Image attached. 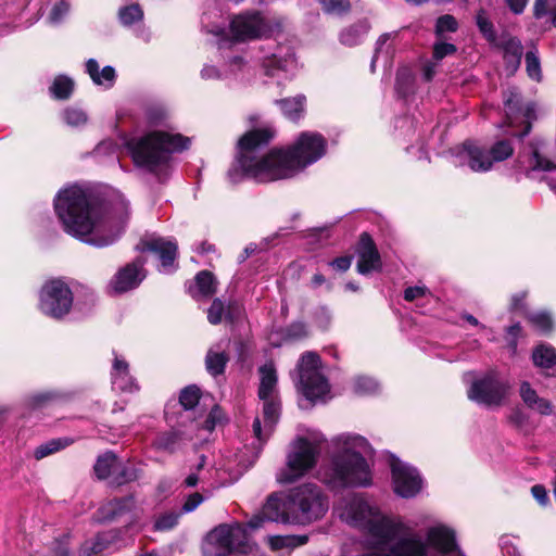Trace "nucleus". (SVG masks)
<instances>
[{
    "instance_id": "nucleus-31",
    "label": "nucleus",
    "mask_w": 556,
    "mask_h": 556,
    "mask_svg": "<svg viewBox=\"0 0 556 556\" xmlns=\"http://www.w3.org/2000/svg\"><path fill=\"white\" fill-rule=\"evenodd\" d=\"M197 291L192 293L194 299L208 298L216 292L217 281L212 273L202 270L195 276Z\"/></svg>"
},
{
    "instance_id": "nucleus-63",
    "label": "nucleus",
    "mask_w": 556,
    "mask_h": 556,
    "mask_svg": "<svg viewBox=\"0 0 556 556\" xmlns=\"http://www.w3.org/2000/svg\"><path fill=\"white\" fill-rule=\"evenodd\" d=\"M501 546L505 556H522L519 549L510 543L509 538H502Z\"/></svg>"
},
{
    "instance_id": "nucleus-19",
    "label": "nucleus",
    "mask_w": 556,
    "mask_h": 556,
    "mask_svg": "<svg viewBox=\"0 0 556 556\" xmlns=\"http://www.w3.org/2000/svg\"><path fill=\"white\" fill-rule=\"evenodd\" d=\"M357 254V271L359 274L366 275L381 268L379 252L367 232L361 235Z\"/></svg>"
},
{
    "instance_id": "nucleus-40",
    "label": "nucleus",
    "mask_w": 556,
    "mask_h": 556,
    "mask_svg": "<svg viewBox=\"0 0 556 556\" xmlns=\"http://www.w3.org/2000/svg\"><path fill=\"white\" fill-rule=\"evenodd\" d=\"M118 17L124 26H130L143 17V11L139 4L134 3L119 9Z\"/></svg>"
},
{
    "instance_id": "nucleus-12",
    "label": "nucleus",
    "mask_w": 556,
    "mask_h": 556,
    "mask_svg": "<svg viewBox=\"0 0 556 556\" xmlns=\"http://www.w3.org/2000/svg\"><path fill=\"white\" fill-rule=\"evenodd\" d=\"M390 466L394 492L404 498L416 496L422 488V479L417 469L394 457Z\"/></svg>"
},
{
    "instance_id": "nucleus-29",
    "label": "nucleus",
    "mask_w": 556,
    "mask_h": 556,
    "mask_svg": "<svg viewBox=\"0 0 556 556\" xmlns=\"http://www.w3.org/2000/svg\"><path fill=\"white\" fill-rule=\"evenodd\" d=\"M501 48L504 51V59L507 63V66L511 68L513 72H515L520 65L521 56L523 53L521 41L516 37H508L502 41Z\"/></svg>"
},
{
    "instance_id": "nucleus-60",
    "label": "nucleus",
    "mask_w": 556,
    "mask_h": 556,
    "mask_svg": "<svg viewBox=\"0 0 556 556\" xmlns=\"http://www.w3.org/2000/svg\"><path fill=\"white\" fill-rule=\"evenodd\" d=\"M228 68L230 74H238L239 72L243 71V68L247 66L245 61L242 56L235 55L228 61Z\"/></svg>"
},
{
    "instance_id": "nucleus-38",
    "label": "nucleus",
    "mask_w": 556,
    "mask_h": 556,
    "mask_svg": "<svg viewBox=\"0 0 556 556\" xmlns=\"http://www.w3.org/2000/svg\"><path fill=\"white\" fill-rule=\"evenodd\" d=\"M504 105L506 117L511 125L517 119L518 112L522 106L520 93L516 88H509L505 92Z\"/></svg>"
},
{
    "instance_id": "nucleus-26",
    "label": "nucleus",
    "mask_w": 556,
    "mask_h": 556,
    "mask_svg": "<svg viewBox=\"0 0 556 556\" xmlns=\"http://www.w3.org/2000/svg\"><path fill=\"white\" fill-rule=\"evenodd\" d=\"M258 372L261 378L258 397H277V374L274 365L271 363L264 364L263 366L260 367Z\"/></svg>"
},
{
    "instance_id": "nucleus-48",
    "label": "nucleus",
    "mask_w": 556,
    "mask_h": 556,
    "mask_svg": "<svg viewBox=\"0 0 556 556\" xmlns=\"http://www.w3.org/2000/svg\"><path fill=\"white\" fill-rule=\"evenodd\" d=\"M323 10L329 14H342L350 10L349 0H320Z\"/></svg>"
},
{
    "instance_id": "nucleus-30",
    "label": "nucleus",
    "mask_w": 556,
    "mask_h": 556,
    "mask_svg": "<svg viewBox=\"0 0 556 556\" xmlns=\"http://www.w3.org/2000/svg\"><path fill=\"white\" fill-rule=\"evenodd\" d=\"M237 308L236 303L225 304L219 298L214 299L211 306L207 309V320L212 325H218L223 318H233V311Z\"/></svg>"
},
{
    "instance_id": "nucleus-7",
    "label": "nucleus",
    "mask_w": 556,
    "mask_h": 556,
    "mask_svg": "<svg viewBox=\"0 0 556 556\" xmlns=\"http://www.w3.org/2000/svg\"><path fill=\"white\" fill-rule=\"evenodd\" d=\"M295 371L299 389L306 400L316 403L326 402L330 397V384L321 372V362L316 353H304Z\"/></svg>"
},
{
    "instance_id": "nucleus-15",
    "label": "nucleus",
    "mask_w": 556,
    "mask_h": 556,
    "mask_svg": "<svg viewBox=\"0 0 556 556\" xmlns=\"http://www.w3.org/2000/svg\"><path fill=\"white\" fill-rule=\"evenodd\" d=\"M236 41L260 38L266 31V24L260 13H247L236 16L230 24Z\"/></svg>"
},
{
    "instance_id": "nucleus-10",
    "label": "nucleus",
    "mask_w": 556,
    "mask_h": 556,
    "mask_svg": "<svg viewBox=\"0 0 556 556\" xmlns=\"http://www.w3.org/2000/svg\"><path fill=\"white\" fill-rule=\"evenodd\" d=\"M514 153V147L508 139L496 141L489 151L475 146L465 143L458 157L460 163H466L473 172H488L493 163L502 162L510 157Z\"/></svg>"
},
{
    "instance_id": "nucleus-43",
    "label": "nucleus",
    "mask_w": 556,
    "mask_h": 556,
    "mask_svg": "<svg viewBox=\"0 0 556 556\" xmlns=\"http://www.w3.org/2000/svg\"><path fill=\"white\" fill-rule=\"evenodd\" d=\"M526 68L528 76L536 81L542 78L541 64L539 59L538 49L534 47L526 53Z\"/></svg>"
},
{
    "instance_id": "nucleus-54",
    "label": "nucleus",
    "mask_w": 556,
    "mask_h": 556,
    "mask_svg": "<svg viewBox=\"0 0 556 556\" xmlns=\"http://www.w3.org/2000/svg\"><path fill=\"white\" fill-rule=\"evenodd\" d=\"M203 501H204V496L201 493L195 492V493L190 494L182 505V511L184 513L193 511Z\"/></svg>"
},
{
    "instance_id": "nucleus-44",
    "label": "nucleus",
    "mask_w": 556,
    "mask_h": 556,
    "mask_svg": "<svg viewBox=\"0 0 556 556\" xmlns=\"http://www.w3.org/2000/svg\"><path fill=\"white\" fill-rule=\"evenodd\" d=\"M63 119L71 127H79L87 123V114L76 108H67L63 111Z\"/></svg>"
},
{
    "instance_id": "nucleus-1",
    "label": "nucleus",
    "mask_w": 556,
    "mask_h": 556,
    "mask_svg": "<svg viewBox=\"0 0 556 556\" xmlns=\"http://www.w3.org/2000/svg\"><path fill=\"white\" fill-rule=\"evenodd\" d=\"M54 211L66 233L97 248L114 243L129 217L123 194L113 192L102 198L78 185L56 193Z\"/></svg>"
},
{
    "instance_id": "nucleus-47",
    "label": "nucleus",
    "mask_w": 556,
    "mask_h": 556,
    "mask_svg": "<svg viewBox=\"0 0 556 556\" xmlns=\"http://www.w3.org/2000/svg\"><path fill=\"white\" fill-rule=\"evenodd\" d=\"M379 389V383L369 377H358L355 380L354 390L358 394H372Z\"/></svg>"
},
{
    "instance_id": "nucleus-33",
    "label": "nucleus",
    "mask_w": 556,
    "mask_h": 556,
    "mask_svg": "<svg viewBox=\"0 0 556 556\" xmlns=\"http://www.w3.org/2000/svg\"><path fill=\"white\" fill-rule=\"evenodd\" d=\"M184 438L177 431L165 432L156 437L153 446L166 453L176 452L182 444Z\"/></svg>"
},
{
    "instance_id": "nucleus-11",
    "label": "nucleus",
    "mask_w": 556,
    "mask_h": 556,
    "mask_svg": "<svg viewBox=\"0 0 556 556\" xmlns=\"http://www.w3.org/2000/svg\"><path fill=\"white\" fill-rule=\"evenodd\" d=\"M244 530L241 526L222 525L213 529L205 538L203 556H230L232 553H244L242 540Z\"/></svg>"
},
{
    "instance_id": "nucleus-8",
    "label": "nucleus",
    "mask_w": 556,
    "mask_h": 556,
    "mask_svg": "<svg viewBox=\"0 0 556 556\" xmlns=\"http://www.w3.org/2000/svg\"><path fill=\"white\" fill-rule=\"evenodd\" d=\"M73 292L61 279L47 281L39 291V311L53 319H63L72 309Z\"/></svg>"
},
{
    "instance_id": "nucleus-56",
    "label": "nucleus",
    "mask_w": 556,
    "mask_h": 556,
    "mask_svg": "<svg viewBox=\"0 0 556 556\" xmlns=\"http://www.w3.org/2000/svg\"><path fill=\"white\" fill-rule=\"evenodd\" d=\"M518 114L522 115L528 125L526 127V130L521 136H526L530 131V121L535 118V104L534 103H528L526 106H521V111L518 112Z\"/></svg>"
},
{
    "instance_id": "nucleus-51",
    "label": "nucleus",
    "mask_w": 556,
    "mask_h": 556,
    "mask_svg": "<svg viewBox=\"0 0 556 556\" xmlns=\"http://www.w3.org/2000/svg\"><path fill=\"white\" fill-rule=\"evenodd\" d=\"M456 51H457V48L453 43L438 40L433 45V59L435 61H441L445 56L455 54Z\"/></svg>"
},
{
    "instance_id": "nucleus-34",
    "label": "nucleus",
    "mask_w": 556,
    "mask_h": 556,
    "mask_svg": "<svg viewBox=\"0 0 556 556\" xmlns=\"http://www.w3.org/2000/svg\"><path fill=\"white\" fill-rule=\"evenodd\" d=\"M74 441L70 438H56L49 440L34 451V456L36 459H42L49 455H52L61 450H64L68 445H71Z\"/></svg>"
},
{
    "instance_id": "nucleus-23",
    "label": "nucleus",
    "mask_w": 556,
    "mask_h": 556,
    "mask_svg": "<svg viewBox=\"0 0 556 556\" xmlns=\"http://www.w3.org/2000/svg\"><path fill=\"white\" fill-rule=\"evenodd\" d=\"M523 157L527 159L528 169L547 172L556 168V164L546 157L545 143L542 140L531 142L529 151ZM521 162L523 163L525 161Z\"/></svg>"
},
{
    "instance_id": "nucleus-52",
    "label": "nucleus",
    "mask_w": 556,
    "mask_h": 556,
    "mask_svg": "<svg viewBox=\"0 0 556 556\" xmlns=\"http://www.w3.org/2000/svg\"><path fill=\"white\" fill-rule=\"evenodd\" d=\"M70 3L61 0L51 10L49 20L53 24L60 23L63 17L70 12Z\"/></svg>"
},
{
    "instance_id": "nucleus-58",
    "label": "nucleus",
    "mask_w": 556,
    "mask_h": 556,
    "mask_svg": "<svg viewBox=\"0 0 556 556\" xmlns=\"http://www.w3.org/2000/svg\"><path fill=\"white\" fill-rule=\"evenodd\" d=\"M531 493L540 505H542V506L547 505L548 495H547L546 489L543 485H541V484L533 485L531 488Z\"/></svg>"
},
{
    "instance_id": "nucleus-36",
    "label": "nucleus",
    "mask_w": 556,
    "mask_h": 556,
    "mask_svg": "<svg viewBox=\"0 0 556 556\" xmlns=\"http://www.w3.org/2000/svg\"><path fill=\"white\" fill-rule=\"evenodd\" d=\"M308 538L306 535H274L268 538V543L273 551L295 548L306 544Z\"/></svg>"
},
{
    "instance_id": "nucleus-13",
    "label": "nucleus",
    "mask_w": 556,
    "mask_h": 556,
    "mask_svg": "<svg viewBox=\"0 0 556 556\" xmlns=\"http://www.w3.org/2000/svg\"><path fill=\"white\" fill-rule=\"evenodd\" d=\"M264 521L292 523L291 509H289V496L283 501L276 495H270L261 513L249 520L248 527L254 530L261 528Z\"/></svg>"
},
{
    "instance_id": "nucleus-20",
    "label": "nucleus",
    "mask_w": 556,
    "mask_h": 556,
    "mask_svg": "<svg viewBox=\"0 0 556 556\" xmlns=\"http://www.w3.org/2000/svg\"><path fill=\"white\" fill-rule=\"evenodd\" d=\"M260 400L263 401V420L265 430L263 431L261 419L256 417L253 421V432L258 441H265L279 419L280 402L278 397Z\"/></svg>"
},
{
    "instance_id": "nucleus-41",
    "label": "nucleus",
    "mask_w": 556,
    "mask_h": 556,
    "mask_svg": "<svg viewBox=\"0 0 556 556\" xmlns=\"http://www.w3.org/2000/svg\"><path fill=\"white\" fill-rule=\"evenodd\" d=\"M73 87L74 83L71 78L66 76H58L50 87V90L54 98L64 100L71 96Z\"/></svg>"
},
{
    "instance_id": "nucleus-9",
    "label": "nucleus",
    "mask_w": 556,
    "mask_h": 556,
    "mask_svg": "<svg viewBox=\"0 0 556 556\" xmlns=\"http://www.w3.org/2000/svg\"><path fill=\"white\" fill-rule=\"evenodd\" d=\"M510 391V384L496 371H489L471 382L467 395L477 404L486 407L502 406Z\"/></svg>"
},
{
    "instance_id": "nucleus-57",
    "label": "nucleus",
    "mask_w": 556,
    "mask_h": 556,
    "mask_svg": "<svg viewBox=\"0 0 556 556\" xmlns=\"http://www.w3.org/2000/svg\"><path fill=\"white\" fill-rule=\"evenodd\" d=\"M391 36H392L391 34H383L378 38V40L376 42L375 53H374V56L371 60V70L372 71H374L376 61L378 60L379 55L383 52V47L390 40Z\"/></svg>"
},
{
    "instance_id": "nucleus-2",
    "label": "nucleus",
    "mask_w": 556,
    "mask_h": 556,
    "mask_svg": "<svg viewBox=\"0 0 556 556\" xmlns=\"http://www.w3.org/2000/svg\"><path fill=\"white\" fill-rule=\"evenodd\" d=\"M273 136L269 129H254L241 137L236 164L228 172L231 181L237 182L242 177L257 182L291 178L326 153V139L320 134L305 131L287 150L258 155V150L268 144Z\"/></svg>"
},
{
    "instance_id": "nucleus-3",
    "label": "nucleus",
    "mask_w": 556,
    "mask_h": 556,
    "mask_svg": "<svg viewBox=\"0 0 556 556\" xmlns=\"http://www.w3.org/2000/svg\"><path fill=\"white\" fill-rule=\"evenodd\" d=\"M337 448L328 465L319 470V479L331 490L368 486L371 472L365 459L372 450L361 435L343 433L333 439Z\"/></svg>"
},
{
    "instance_id": "nucleus-32",
    "label": "nucleus",
    "mask_w": 556,
    "mask_h": 556,
    "mask_svg": "<svg viewBox=\"0 0 556 556\" xmlns=\"http://www.w3.org/2000/svg\"><path fill=\"white\" fill-rule=\"evenodd\" d=\"M369 31V24L366 21L358 22L345 28L340 35L341 43L353 47L358 45Z\"/></svg>"
},
{
    "instance_id": "nucleus-55",
    "label": "nucleus",
    "mask_w": 556,
    "mask_h": 556,
    "mask_svg": "<svg viewBox=\"0 0 556 556\" xmlns=\"http://www.w3.org/2000/svg\"><path fill=\"white\" fill-rule=\"evenodd\" d=\"M428 289L425 286L408 287L404 291V299L412 302L416 299L422 298L428 293Z\"/></svg>"
},
{
    "instance_id": "nucleus-5",
    "label": "nucleus",
    "mask_w": 556,
    "mask_h": 556,
    "mask_svg": "<svg viewBox=\"0 0 556 556\" xmlns=\"http://www.w3.org/2000/svg\"><path fill=\"white\" fill-rule=\"evenodd\" d=\"M288 496L292 523H311L321 519L328 511V498L316 484L305 483L299 485L292 489Z\"/></svg>"
},
{
    "instance_id": "nucleus-50",
    "label": "nucleus",
    "mask_w": 556,
    "mask_h": 556,
    "mask_svg": "<svg viewBox=\"0 0 556 556\" xmlns=\"http://www.w3.org/2000/svg\"><path fill=\"white\" fill-rule=\"evenodd\" d=\"M206 457L204 455L200 456V460L195 466V470L190 472L187 478L184 480V485L187 488H194L200 481H204L205 477L200 475L201 471L205 467Z\"/></svg>"
},
{
    "instance_id": "nucleus-53",
    "label": "nucleus",
    "mask_w": 556,
    "mask_h": 556,
    "mask_svg": "<svg viewBox=\"0 0 556 556\" xmlns=\"http://www.w3.org/2000/svg\"><path fill=\"white\" fill-rule=\"evenodd\" d=\"M53 397L54 395L51 393L34 394L27 400V406L34 409L39 408L52 401Z\"/></svg>"
},
{
    "instance_id": "nucleus-42",
    "label": "nucleus",
    "mask_w": 556,
    "mask_h": 556,
    "mask_svg": "<svg viewBox=\"0 0 556 556\" xmlns=\"http://www.w3.org/2000/svg\"><path fill=\"white\" fill-rule=\"evenodd\" d=\"M531 326L542 333H547L553 328V319L546 312H535L528 315Z\"/></svg>"
},
{
    "instance_id": "nucleus-64",
    "label": "nucleus",
    "mask_w": 556,
    "mask_h": 556,
    "mask_svg": "<svg viewBox=\"0 0 556 556\" xmlns=\"http://www.w3.org/2000/svg\"><path fill=\"white\" fill-rule=\"evenodd\" d=\"M548 2L547 0H534L533 4V16L536 20L542 18L547 14Z\"/></svg>"
},
{
    "instance_id": "nucleus-18",
    "label": "nucleus",
    "mask_w": 556,
    "mask_h": 556,
    "mask_svg": "<svg viewBox=\"0 0 556 556\" xmlns=\"http://www.w3.org/2000/svg\"><path fill=\"white\" fill-rule=\"evenodd\" d=\"M296 65V60L291 47L277 46L275 51L262 58V66L266 75L274 76L277 71H290Z\"/></svg>"
},
{
    "instance_id": "nucleus-39",
    "label": "nucleus",
    "mask_w": 556,
    "mask_h": 556,
    "mask_svg": "<svg viewBox=\"0 0 556 556\" xmlns=\"http://www.w3.org/2000/svg\"><path fill=\"white\" fill-rule=\"evenodd\" d=\"M116 466V456L113 453H105L98 457L94 465V472L99 479H106Z\"/></svg>"
},
{
    "instance_id": "nucleus-22",
    "label": "nucleus",
    "mask_w": 556,
    "mask_h": 556,
    "mask_svg": "<svg viewBox=\"0 0 556 556\" xmlns=\"http://www.w3.org/2000/svg\"><path fill=\"white\" fill-rule=\"evenodd\" d=\"M519 395L523 404L531 410L549 416L553 414V404L549 400L538 394L536 390L528 381H522L519 386Z\"/></svg>"
},
{
    "instance_id": "nucleus-27",
    "label": "nucleus",
    "mask_w": 556,
    "mask_h": 556,
    "mask_svg": "<svg viewBox=\"0 0 556 556\" xmlns=\"http://www.w3.org/2000/svg\"><path fill=\"white\" fill-rule=\"evenodd\" d=\"M86 72L93 84L104 86L105 88H111L116 79V73L112 66H104L100 71L99 64L94 59H89L86 62Z\"/></svg>"
},
{
    "instance_id": "nucleus-25",
    "label": "nucleus",
    "mask_w": 556,
    "mask_h": 556,
    "mask_svg": "<svg viewBox=\"0 0 556 556\" xmlns=\"http://www.w3.org/2000/svg\"><path fill=\"white\" fill-rule=\"evenodd\" d=\"M223 344L224 342L220 341L210 348L205 356V368L214 377L224 374L229 362V355Z\"/></svg>"
},
{
    "instance_id": "nucleus-35",
    "label": "nucleus",
    "mask_w": 556,
    "mask_h": 556,
    "mask_svg": "<svg viewBox=\"0 0 556 556\" xmlns=\"http://www.w3.org/2000/svg\"><path fill=\"white\" fill-rule=\"evenodd\" d=\"M135 502L132 497L116 498L109 502L102 508V513L105 519H114L126 511H130L134 508Z\"/></svg>"
},
{
    "instance_id": "nucleus-37",
    "label": "nucleus",
    "mask_w": 556,
    "mask_h": 556,
    "mask_svg": "<svg viewBox=\"0 0 556 556\" xmlns=\"http://www.w3.org/2000/svg\"><path fill=\"white\" fill-rule=\"evenodd\" d=\"M476 24L479 31L490 43H495L497 36L494 28V25L490 18V15L485 9H479L476 13Z\"/></svg>"
},
{
    "instance_id": "nucleus-62",
    "label": "nucleus",
    "mask_w": 556,
    "mask_h": 556,
    "mask_svg": "<svg viewBox=\"0 0 556 556\" xmlns=\"http://www.w3.org/2000/svg\"><path fill=\"white\" fill-rule=\"evenodd\" d=\"M352 256H340L330 262V266H332L336 270L346 271L352 264Z\"/></svg>"
},
{
    "instance_id": "nucleus-6",
    "label": "nucleus",
    "mask_w": 556,
    "mask_h": 556,
    "mask_svg": "<svg viewBox=\"0 0 556 556\" xmlns=\"http://www.w3.org/2000/svg\"><path fill=\"white\" fill-rule=\"evenodd\" d=\"M323 439L298 438L290 446L287 456V466L277 473V481L289 484L303 477L311 470L319 456Z\"/></svg>"
},
{
    "instance_id": "nucleus-16",
    "label": "nucleus",
    "mask_w": 556,
    "mask_h": 556,
    "mask_svg": "<svg viewBox=\"0 0 556 556\" xmlns=\"http://www.w3.org/2000/svg\"><path fill=\"white\" fill-rule=\"evenodd\" d=\"M141 251L156 254L161 261V270L168 273L174 268L177 256V243L174 240L151 236L140 243Z\"/></svg>"
},
{
    "instance_id": "nucleus-21",
    "label": "nucleus",
    "mask_w": 556,
    "mask_h": 556,
    "mask_svg": "<svg viewBox=\"0 0 556 556\" xmlns=\"http://www.w3.org/2000/svg\"><path fill=\"white\" fill-rule=\"evenodd\" d=\"M111 375L114 389L122 392L138 390L136 380L129 372V364L124 357L115 355Z\"/></svg>"
},
{
    "instance_id": "nucleus-49",
    "label": "nucleus",
    "mask_w": 556,
    "mask_h": 556,
    "mask_svg": "<svg viewBox=\"0 0 556 556\" xmlns=\"http://www.w3.org/2000/svg\"><path fill=\"white\" fill-rule=\"evenodd\" d=\"M179 514L169 511L161 515L154 523V529L159 531H166L173 529L178 522Z\"/></svg>"
},
{
    "instance_id": "nucleus-59",
    "label": "nucleus",
    "mask_w": 556,
    "mask_h": 556,
    "mask_svg": "<svg viewBox=\"0 0 556 556\" xmlns=\"http://www.w3.org/2000/svg\"><path fill=\"white\" fill-rule=\"evenodd\" d=\"M222 419V412L218 407H214L211 413L208 414L205 422H204V428L207 430V431H212L216 424L219 422Z\"/></svg>"
},
{
    "instance_id": "nucleus-14",
    "label": "nucleus",
    "mask_w": 556,
    "mask_h": 556,
    "mask_svg": "<svg viewBox=\"0 0 556 556\" xmlns=\"http://www.w3.org/2000/svg\"><path fill=\"white\" fill-rule=\"evenodd\" d=\"M144 264V258L137 257L134 262L121 268L110 281V291L124 293L137 288L146 278Z\"/></svg>"
},
{
    "instance_id": "nucleus-45",
    "label": "nucleus",
    "mask_w": 556,
    "mask_h": 556,
    "mask_svg": "<svg viewBox=\"0 0 556 556\" xmlns=\"http://www.w3.org/2000/svg\"><path fill=\"white\" fill-rule=\"evenodd\" d=\"M200 400V390L194 387H187L180 392L179 403L185 409L193 408Z\"/></svg>"
},
{
    "instance_id": "nucleus-24",
    "label": "nucleus",
    "mask_w": 556,
    "mask_h": 556,
    "mask_svg": "<svg viewBox=\"0 0 556 556\" xmlns=\"http://www.w3.org/2000/svg\"><path fill=\"white\" fill-rule=\"evenodd\" d=\"M532 361L546 376L556 377V350L552 345H538L532 352Z\"/></svg>"
},
{
    "instance_id": "nucleus-17",
    "label": "nucleus",
    "mask_w": 556,
    "mask_h": 556,
    "mask_svg": "<svg viewBox=\"0 0 556 556\" xmlns=\"http://www.w3.org/2000/svg\"><path fill=\"white\" fill-rule=\"evenodd\" d=\"M428 544L435 551L447 556H465L456 543L455 531L446 526L438 525L427 531Z\"/></svg>"
},
{
    "instance_id": "nucleus-28",
    "label": "nucleus",
    "mask_w": 556,
    "mask_h": 556,
    "mask_svg": "<svg viewBox=\"0 0 556 556\" xmlns=\"http://www.w3.org/2000/svg\"><path fill=\"white\" fill-rule=\"evenodd\" d=\"M282 114L291 121H298L303 117L306 106V97L298 94L292 98H285L277 101Z\"/></svg>"
},
{
    "instance_id": "nucleus-4",
    "label": "nucleus",
    "mask_w": 556,
    "mask_h": 556,
    "mask_svg": "<svg viewBox=\"0 0 556 556\" xmlns=\"http://www.w3.org/2000/svg\"><path fill=\"white\" fill-rule=\"evenodd\" d=\"M189 144V138L164 131H151L124 140V147L134 164L155 175L167 167L172 153L182 151Z\"/></svg>"
},
{
    "instance_id": "nucleus-46",
    "label": "nucleus",
    "mask_w": 556,
    "mask_h": 556,
    "mask_svg": "<svg viewBox=\"0 0 556 556\" xmlns=\"http://www.w3.org/2000/svg\"><path fill=\"white\" fill-rule=\"evenodd\" d=\"M458 29L456 18L451 14H445L437 20L435 35L440 38L444 33H455Z\"/></svg>"
},
{
    "instance_id": "nucleus-61",
    "label": "nucleus",
    "mask_w": 556,
    "mask_h": 556,
    "mask_svg": "<svg viewBox=\"0 0 556 556\" xmlns=\"http://www.w3.org/2000/svg\"><path fill=\"white\" fill-rule=\"evenodd\" d=\"M225 76V74L219 72V70L213 65H205L201 71V77L203 79H222Z\"/></svg>"
}]
</instances>
